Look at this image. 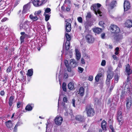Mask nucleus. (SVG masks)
I'll return each mask as SVG.
<instances>
[{"mask_svg": "<svg viewBox=\"0 0 132 132\" xmlns=\"http://www.w3.org/2000/svg\"><path fill=\"white\" fill-rule=\"evenodd\" d=\"M101 6V5L100 4L98 3L93 4L91 8V9L94 11L96 14L97 15L98 14L100 16H101L102 15L101 14L102 13L100 9V7Z\"/></svg>", "mask_w": 132, "mask_h": 132, "instance_id": "obj_1", "label": "nucleus"}, {"mask_svg": "<svg viewBox=\"0 0 132 132\" xmlns=\"http://www.w3.org/2000/svg\"><path fill=\"white\" fill-rule=\"evenodd\" d=\"M86 110L88 116L92 117L95 114V111L94 109L92 108L90 106H87Z\"/></svg>", "mask_w": 132, "mask_h": 132, "instance_id": "obj_2", "label": "nucleus"}, {"mask_svg": "<svg viewBox=\"0 0 132 132\" xmlns=\"http://www.w3.org/2000/svg\"><path fill=\"white\" fill-rule=\"evenodd\" d=\"M47 1V0H34L32 3L35 6L38 7L45 3Z\"/></svg>", "mask_w": 132, "mask_h": 132, "instance_id": "obj_3", "label": "nucleus"}, {"mask_svg": "<svg viewBox=\"0 0 132 132\" xmlns=\"http://www.w3.org/2000/svg\"><path fill=\"white\" fill-rule=\"evenodd\" d=\"M110 27L112 32L113 33H117L120 31L119 28L116 25H111Z\"/></svg>", "mask_w": 132, "mask_h": 132, "instance_id": "obj_4", "label": "nucleus"}, {"mask_svg": "<svg viewBox=\"0 0 132 132\" xmlns=\"http://www.w3.org/2000/svg\"><path fill=\"white\" fill-rule=\"evenodd\" d=\"M86 39L87 42L89 43H92L94 41V38L92 35H88L86 36Z\"/></svg>", "mask_w": 132, "mask_h": 132, "instance_id": "obj_5", "label": "nucleus"}, {"mask_svg": "<svg viewBox=\"0 0 132 132\" xmlns=\"http://www.w3.org/2000/svg\"><path fill=\"white\" fill-rule=\"evenodd\" d=\"M55 123L58 126H60L62 123L63 119L60 116H56L54 120Z\"/></svg>", "mask_w": 132, "mask_h": 132, "instance_id": "obj_6", "label": "nucleus"}, {"mask_svg": "<svg viewBox=\"0 0 132 132\" xmlns=\"http://www.w3.org/2000/svg\"><path fill=\"white\" fill-rule=\"evenodd\" d=\"M30 23L29 21L26 20L23 24H21L20 25V29H23L26 30L28 27V25Z\"/></svg>", "mask_w": 132, "mask_h": 132, "instance_id": "obj_7", "label": "nucleus"}, {"mask_svg": "<svg viewBox=\"0 0 132 132\" xmlns=\"http://www.w3.org/2000/svg\"><path fill=\"white\" fill-rule=\"evenodd\" d=\"M130 6L129 2L127 1H125L124 3V9L125 11L129 10L130 8Z\"/></svg>", "mask_w": 132, "mask_h": 132, "instance_id": "obj_8", "label": "nucleus"}, {"mask_svg": "<svg viewBox=\"0 0 132 132\" xmlns=\"http://www.w3.org/2000/svg\"><path fill=\"white\" fill-rule=\"evenodd\" d=\"M30 3H29L27 4L24 5L23 7L22 13H26L30 8Z\"/></svg>", "mask_w": 132, "mask_h": 132, "instance_id": "obj_9", "label": "nucleus"}, {"mask_svg": "<svg viewBox=\"0 0 132 132\" xmlns=\"http://www.w3.org/2000/svg\"><path fill=\"white\" fill-rule=\"evenodd\" d=\"M65 30L67 32H70L71 30V24L70 22H67L65 23Z\"/></svg>", "mask_w": 132, "mask_h": 132, "instance_id": "obj_10", "label": "nucleus"}, {"mask_svg": "<svg viewBox=\"0 0 132 132\" xmlns=\"http://www.w3.org/2000/svg\"><path fill=\"white\" fill-rule=\"evenodd\" d=\"M70 67L71 68H74L77 67L78 64L76 60L74 59H72L70 60Z\"/></svg>", "mask_w": 132, "mask_h": 132, "instance_id": "obj_11", "label": "nucleus"}, {"mask_svg": "<svg viewBox=\"0 0 132 132\" xmlns=\"http://www.w3.org/2000/svg\"><path fill=\"white\" fill-rule=\"evenodd\" d=\"M124 33H119L118 35H117L114 37V38L116 40L119 41L122 39L124 35H125Z\"/></svg>", "mask_w": 132, "mask_h": 132, "instance_id": "obj_12", "label": "nucleus"}, {"mask_svg": "<svg viewBox=\"0 0 132 132\" xmlns=\"http://www.w3.org/2000/svg\"><path fill=\"white\" fill-rule=\"evenodd\" d=\"M75 52L76 59L78 61L81 58V54L79 50L77 49H75Z\"/></svg>", "mask_w": 132, "mask_h": 132, "instance_id": "obj_13", "label": "nucleus"}, {"mask_svg": "<svg viewBox=\"0 0 132 132\" xmlns=\"http://www.w3.org/2000/svg\"><path fill=\"white\" fill-rule=\"evenodd\" d=\"M125 71L128 75L129 76L131 73L132 70L130 68V65L129 64L126 66Z\"/></svg>", "mask_w": 132, "mask_h": 132, "instance_id": "obj_14", "label": "nucleus"}, {"mask_svg": "<svg viewBox=\"0 0 132 132\" xmlns=\"http://www.w3.org/2000/svg\"><path fill=\"white\" fill-rule=\"evenodd\" d=\"M132 104V101L131 98H127L126 103V107L127 109H129Z\"/></svg>", "mask_w": 132, "mask_h": 132, "instance_id": "obj_15", "label": "nucleus"}, {"mask_svg": "<svg viewBox=\"0 0 132 132\" xmlns=\"http://www.w3.org/2000/svg\"><path fill=\"white\" fill-rule=\"evenodd\" d=\"M6 126L8 128L11 129L12 127L13 126V123L11 120H8L5 122Z\"/></svg>", "mask_w": 132, "mask_h": 132, "instance_id": "obj_16", "label": "nucleus"}, {"mask_svg": "<svg viewBox=\"0 0 132 132\" xmlns=\"http://www.w3.org/2000/svg\"><path fill=\"white\" fill-rule=\"evenodd\" d=\"M125 25L128 27H132V21L130 20H127L125 23Z\"/></svg>", "mask_w": 132, "mask_h": 132, "instance_id": "obj_17", "label": "nucleus"}, {"mask_svg": "<svg viewBox=\"0 0 132 132\" xmlns=\"http://www.w3.org/2000/svg\"><path fill=\"white\" fill-rule=\"evenodd\" d=\"M93 31L95 33L98 34L102 32V29L101 28L96 27L93 29Z\"/></svg>", "mask_w": 132, "mask_h": 132, "instance_id": "obj_18", "label": "nucleus"}, {"mask_svg": "<svg viewBox=\"0 0 132 132\" xmlns=\"http://www.w3.org/2000/svg\"><path fill=\"white\" fill-rule=\"evenodd\" d=\"M29 17L30 18L31 20H32L33 21H36L39 18L37 15H35V16H34L32 14H30Z\"/></svg>", "mask_w": 132, "mask_h": 132, "instance_id": "obj_19", "label": "nucleus"}, {"mask_svg": "<svg viewBox=\"0 0 132 132\" xmlns=\"http://www.w3.org/2000/svg\"><path fill=\"white\" fill-rule=\"evenodd\" d=\"M33 106V104H28L26 107V110L28 111H31L32 109V106Z\"/></svg>", "mask_w": 132, "mask_h": 132, "instance_id": "obj_20", "label": "nucleus"}, {"mask_svg": "<svg viewBox=\"0 0 132 132\" xmlns=\"http://www.w3.org/2000/svg\"><path fill=\"white\" fill-rule=\"evenodd\" d=\"M14 98V96H11L10 97L9 100V104L10 107L12 106V104L13 103V100Z\"/></svg>", "mask_w": 132, "mask_h": 132, "instance_id": "obj_21", "label": "nucleus"}, {"mask_svg": "<svg viewBox=\"0 0 132 132\" xmlns=\"http://www.w3.org/2000/svg\"><path fill=\"white\" fill-rule=\"evenodd\" d=\"M117 120L119 122V123L120 125H121L123 122V118L122 116L117 118Z\"/></svg>", "mask_w": 132, "mask_h": 132, "instance_id": "obj_22", "label": "nucleus"}, {"mask_svg": "<svg viewBox=\"0 0 132 132\" xmlns=\"http://www.w3.org/2000/svg\"><path fill=\"white\" fill-rule=\"evenodd\" d=\"M106 122L104 120L102 121L101 123V127L103 130H105L106 129Z\"/></svg>", "mask_w": 132, "mask_h": 132, "instance_id": "obj_23", "label": "nucleus"}, {"mask_svg": "<svg viewBox=\"0 0 132 132\" xmlns=\"http://www.w3.org/2000/svg\"><path fill=\"white\" fill-rule=\"evenodd\" d=\"M117 3V2L116 1H113L110 3V7L111 9H113L115 6H116Z\"/></svg>", "mask_w": 132, "mask_h": 132, "instance_id": "obj_24", "label": "nucleus"}, {"mask_svg": "<svg viewBox=\"0 0 132 132\" xmlns=\"http://www.w3.org/2000/svg\"><path fill=\"white\" fill-rule=\"evenodd\" d=\"M33 73V69H31L28 70L27 75L29 76L30 77L32 76Z\"/></svg>", "mask_w": 132, "mask_h": 132, "instance_id": "obj_25", "label": "nucleus"}, {"mask_svg": "<svg viewBox=\"0 0 132 132\" xmlns=\"http://www.w3.org/2000/svg\"><path fill=\"white\" fill-rule=\"evenodd\" d=\"M102 75V74L101 73L97 74L95 77V81L97 82H98L100 78L101 77Z\"/></svg>", "mask_w": 132, "mask_h": 132, "instance_id": "obj_26", "label": "nucleus"}, {"mask_svg": "<svg viewBox=\"0 0 132 132\" xmlns=\"http://www.w3.org/2000/svg\"><path fill=\"white\" fill-rule=\"evenodd\" d=\"M76 120L80 121H82L83 120V117L80 115L77 116L76 117Z\"/></svg>", "mask_w": 132, "mask_h": 132, "instance_id": "obj_27", "label": "nucleus"}, {"mask_svg": "<svg viewBox=\"0 0 132 132\" xmlns=\"http://www.w3.org/2000/svg\"><path fill=\"white\" fill-rule=\"evenodd\" d=\"M84 91V89L83 87H81L80 88L79 91V93L80 95L82 96L83 95Z\"/></svg>", "mask_w": 132, "mask_h": 132, "instance_id": "obj_28", "label": "nucleus"}, {"mask_svg": "<svg viewBox=\"0 0 132 132\" xmlns=\"http://www.w3.org/2000/svg\"><path fill=\"white\" fill-rule=\"evenodd\" d=\"M68 88L70 90L72 89L74 87L73 83L71 82H70L68 84Z\"/></svg>", "mask_w": 132, "mask_h": 132, "instance_id": "obj_29", "label": "nucleus"}, {"mask_svg": "<svg viewBox=\"0 0 132 132\" xmlns=\"http://www.w3.org/2000/svg\"><path fill=\"white\" fill-rule=\"evenodd\" d=\"M119 76L118 74L116 75L114 77V83H117L119 79Z\"/></svg>", "mask_w": 132, "mask_h": 132, "instance_id": "obj_30", "label": "nucleus"}, {"mask_svg": "<svg viewBox=\"0 0 132 132\" xmlns=\"http://www.w3.org/2000/svg\"><path fill=\"white\" fill-rule=\"evenodd\" d=\"M70 42L69 41H66L65 42V49L67 50H68L70 46Z\"/></svg>", "mask_w": 132, "mask_h": 132, "instance_id": "obj_31", "label": "nucleus"}, {"mask_svg": "<svg viewBox=\"0 0 132 132\" xmlns=\"http://www.w3.org/2000/svg\"><path fill=\"white\" fill-rule=\"evenodd\" d=\"M65 36L66 38L67 41L70 42V41L71 40V38L70 35L68 33H66Z\"/></svg>", "mask_w": 132, "mask_h": 132, "instance_id": "obj_32", "label": "nucleus"}, {"mask_svg": "<svg viewBox=\"0 0 132 132\" xmlns=\"http://www.w3.org/2000/svg\"><path fill=\"white\" fill-rule=\"evenodd\" d=\"M113 77V76L111 73L108 74L107 76L106 80H110Z\"/></svg>", "mask_w": 132, "mask_h": 132, "instance_id": "obj_33", "label": "nucleus"}, {"mask_svg": "<svg viewBox=\"0 0 132 132\" xmlns=\"http://www.w3.org/2000/svg\"><path fill=\"white\" fill-rule=\"evenodd\" d=\"M66 84L65 82H63L62 84V88L64 92H66L67 91V89L66 88Z\"/></svg>", "mask_w": 132, "mask_h": 132, "instance_id": "obj_34", "label": "nucleus"}, {"mask_svg": "<svg viewBox=\"0 0 132 132\" xmlns=\"http://www.w3.org/2000/svg\"><path fill=\"white\" fill-rule=\"evenodd\" d=\"M44 15L45 16V20L46 21H47L49 19L50 16L48 14H46L45 13H44Z\"/></svg>", "mask_w": 132, "mask_h": 132, "instance_id": "obj_35", "label": "nucleus"}, {"mask_svg": "<svg viewBox=\"0 0 132 132\" xmlns=\"http://www.w3.org/2000/svg\"><path fill=\"white\" fill-rule=\"evenodd\" d=\"M5 2L3 1H1L0 2V8L2 9V7L4 6Z\"/></svg>", "mask_w": 132, "mask_h": 132, "instance_id": "obj_36", "label": "nucleus"}, {"mask_svg": "<svg viewBox=\"0 0 132 132\" xmlns=\"http://www.w3.org/2000/svg\"><path fill=\"white\" fill-rule=\"evenodd\" d=\"M110 2L109 0H106V6L108 8H109L110 6Z\"/></svg>", "mask_w": 132, "mask_h": 132, "instance_id": "obj_37", "label": "nucleus"}, {"mask_svg": "<svg viewBox=\"0 0 132 132\" xmlns=\"http://www.w3.org/2000/svg\"><path fill=\"white\" fill-rule=\"evenodd\" d=\"M77 20L78 22L80 23H83V20L81 17L79 16L77 18Z\"/></svg>", "mask_w": 132, "mask_h": 132, "instance_id": "obj_38", "label": "nucleus"}, {"mask_svg": "<svg viewBox=\"0 0 132 132\" xmlns=\"http://www.w3.org/2000/svg\"><path fill=\"white\" fill-rule=\"evenodd\" d=\"M41 13V11L40 10H39L38 11H36L34 13V15H37V16H39V15Z\"/></svg>", "mask_w": 132, "mask_h": 132, "instance_id": "obj_39", "label": "nucleus"}, {"mask_svg": "<svg viewBox=\"0 0 132 132\" xmlns=\"http://www.w3.org/2000/svg\"><path fill=\"white\" fill-rule=\"evenodd\" d=\"M99 25L100 26L103 27H104V25L105 24L103 21H100L99 23Z\"/></svg>", "mask_w": 132, "mask_h": 132, "instance_id": "obj_40", "label": "nucleus"}, {"mask_svg": "<svg viewBox=\"0 0 132 132\" xmlns=\"http://www.w3.org/2000/svg\"><path fill=\"white\" fill-rule=\"evenodd\" d=\"M122 117V112L121 111H118L117 114V118Z\"/></svg>", "mask_w": 132, "mask_h": 132, "instance_id": "obj_41", "label": "nucleus"}, {"mask_svg": "<svg viewBox=\"0 0 132 132\" xmlns=\"http://www.w3.org/2000/svg\"><path fill=\"white\" fill-rule=\"evenodd\" d=\"M12 69V67L11 66H9L6 70V72L7 73L10 72Z\"/></svg>", "mask_w": 132, "mask_h": 132, "instance_id": "obj_42", "label": "nucleus"}, {"mask_svg": "<svg viewBox=\"0 0 132 132\" xmlns=\"http://www.w3.org/2000/svg\"><path fill=\"white\" fill-rule=\"evenodd\" d=\"M47 27L48 31L51 29V26L49 22L47 23Z\"/></svg>", "mask_w": 132, "mask_h": 132, "instance_id": "obj_43", "label": "nucleus"}, {"mask_svg": "<svg viewBox=\"0 0 132 132\" xmlns=\"http://www.w3.org/2000/svg\"><path fill=\"white\" fill-rule=\"evenodd\" d=\"M51 9L49 8H47L45 10V13H48L51 12Z\"/></svg>", "mask_w": 132, "mask_h": 132, "instance_id": "obj_44", "label": "nucleus"}, {"mask_svg": "<svg viewBox=\"0 0 132 132\" xmlns=\"http://www.w3.org/2000/svg\"><path fill=\"white\" fill-rule=\"evenodd\" d=\"M22 102L20 101H18L17 104V107L18 108H20L22 106Z\"/></svg>", "mask_w": 132, "mask_h": 132, "instance_id": "obj_45", "label": "nucleus"}, {"mask_svg": "<svg viewBox=\"0 0 132 132\" xmlns=\"http://www.w3.org/2000/svg\"><path fill=\"white\" fill-rule=\"evenodd\" d=\"M84 70V69L81 67H80L78 68V72L80 73H82Z\"/></svg>", "mask_w": 132, "mask_h": 132, "instance_id": "obj_46", "label": "nucleus"}, {"mask_svg": "<svg viewBox=\"0 0 132 132\" xmlns=\"http://www.w3.org/2000/svg\"><path fill=\"white\" fill-rule=\"evenodd\" d=\"M106 64V61L105 60H103L101 64V65L102 66H104Z\"/></svg>", "mask_w": 132, "mask_h": 132, "instance_id": "obj_47", "label": "nucleus"}, {"mask_svg": "<svg viewBox=\"0 0 132 132\" xmlns=\"http://www.w3.org/2000/svg\"><path fill=\"white\" fill-rule=\"evenodd\" d=\"M91 17V15L90 12H89L87 13V15L86 16L87 18H90Z\"/></svg>", "mask_w": 132, "mask_h": 132, "instance_id": "obj_48", "label": "nucleus"}, {"mask_svg": "<svg viewBox=\"0 0 132 132\" xmlns=\"http://www.w3.org/2000/svg\"><path fill=\"white\" fill-rule=\"evenodd\" d=\"M114 84H112L111 85L109 90V91H110V92L112 90L114 87Z\"/></svg>", "mask_w": 132, "mask_h": 132, "instance_id": "obj_49", "label": "nucleus"}, {"mask_svg": "<svg viewBox=\"0 0 132 132\" xmlns=\"http://www.w3.org/2000/svg\"><path fill=\"white\" fill-rule=\"evenodd\" d=\"M64 64L66 67H68L69 65L68 61L67 60H65L64 61Z\"/></svg>", "mask_w": 132, "mask_h": 132, "instance_id": "obj_50", "label": "nucleus"}, {"mask_svg": "<svg viewBox=\"0 0 132 132\" xmlns=\"http://www.w3.org/2000/svg\"><path fill=\"white\" fill-rule=\"evenodd\" d=\"M64 78L65 79H66L68 78V76L67 73L66 72H64L63 74Z\"/></svg>", "mask_w": 132, "mask_h": 132, "instance_id": "obj_51", "label": "nucleus"}, {"mask_svg": "<svg viewBox=\"0 0 132 132\" xmlns=\"http://www.w3.org/2000/svg\"><path fill=\"white\" fill-rule=\"evenodd\" d=\"M110 80H106V83L107 86H109L110 84Z\"/></svg>", "mask_w": 132, "mask_h": 132, "instance_id": "obj_52", "label": "nucleus"}, {"mask_svg": "<svg viewBox=\"0 0 132 132\" xmlns=\"http://www.w3.org/2000/svg\"><path fill=\"white\" fill-rule=\"evenodd\" d=\"M9 19L6 17H5L3 18L1 20V21L2 22H4L6 20H8Z\"/></svg>", "mask_w": 132, "mask_h": 132, "instance_id": "obj_53", "label": "nucleus"}, {"mask_svg": "<svg viewBox=\"0 0 132 132\" xmlns=\"http://www.w3.org/2000/svg\"><path fill=\"white\" fill-rule=\"evenodd\" d=\"M22 123L21 121H19L17 123L15 126H16V127H18V126L21 125Z\"/></svg>", "mask_w": 132, "mask_h": 132, "instance_id": "obj_54", "label": "nucleus"}, {"mask_svg": "<svg viewBox=\"0 0 132 132\" xmlns=\"http://www.w3.org/2000/svg\"><path fill=\"white\" fill-rule=\"evenodd\" d=\"M63 101L64 102H67L68 101L67 98V97L65 96L64 97L63 99Z\"/></svg>", "mask_w": 132, "mask_h": 132, "instance_id": "obj_55", "label": "nucleus"}, {"mask_svg": "<svg viewBox=\"0 0 132 132\" xmlns=\"http://www.w3.org/2000/svg\"><path fill=\"white\" fill-rule=\"evenodd\" d=\"M27 36V35H22L20 37V39H24Z\"/></svg>", "mask_w": 132, "mask_h": 132, "instance_id": "obj_56", "label": "nucleus"}, {"mask_svg": "<svg viewBox=\"0 0 132 132\" xmlns=\"http://www.w3.org/2000/svg\"><path fill=\"white\" fill-rule=\"evenodd\" d=\"M75 100L74 99H73L72 100V103L73 104V106L74 107H76V106H75Z\"/></svg>", "mask_w": 132, "mask_h": 132, "instance_id": "obj_57", "label": "nucleus"}, {"mask_svg": "<svg viewBox=\"0 0 132 132\" xmlns=\"http://www.w3.org/2000/svg\"><path fill=\"white\" fill-rule=\"evenodd\" d=\"M93 79V77L92 76H89L88 80L90 81H92Z\"/></svg>", "mask_w": 132, "mask_h": 132, "instance_id": "obj_58", "label": "nucleus"}, {"mask_svg": "<svg viewBox=\"0 0 132 132\" xmlns=\"http://www.w3.org/2000/svg\"><path fill=\"white\" fill-rule=\"evenodd\" d=\"M81 62L82 64H85V61L83 58H81Z\"/></svg>", "mask_w": 132, "mask_h": 132, "instance_id": "obj_59", "label": "nucleus"}, {"mask_svg": "<svg viewBox=\"0 0 132 132\" xmlns=\"http://www.w3.org/2000/svg\"><path fill=\"white\" fill-rule=\"evenodd\" d=\"M68 71L69 72H70L71 71V67H70V65L68 67H66Z\"/></svg>", "mask_w": 132, "mask_h": 132, "instance_id": "obj_60", "label": "nucleus"}, {"mask_svg": "<svg viewBox=\"0 0 132 132\" xmlns=\"http://www.w3.org/2000/svg\"><path fill=\"white\" fill-rule=\"evenodd\" d=\"M118 67H119V68H121L122 67V64L121 63V62L120 61H119L118 62Z\"/></svg>", "mask_w": 132, "mask_h": 132, "instance_id": "obj_61", "label": "nucleus"}, {"mask_svg": "<svg viewBox=\"0 0 132 132\" xmlns=\"http://www.w3.org/2000/svg\"><path fill=\"white\" fill-rule=\"evenodd\" d=\"M7 78L6 77H5V78H4V79H3V80H2V81L3 82H4V85L5 83H6V81L7 80Z\"/></svg>", "mask_w": 132, "mask_h": 132, "instance_id": "obj_62", "label": "nucleus"}, {"mask_svg": "<svg viewBox=\"0 0 132 132\" xmlns=\"http://www.w3.org/2000/svg\"><path fill=\"white\" fill-rule=\"evenodd\" d=\"M17 127H16V126H15L14 127V130H13V132H17Z\"/></svg>", "mask_w": 132, "mask_h": 132, "instance_id": "obj_63", "label": "nucleus"}, {"mask_svg": "<svg viewBox=\"0 0 132 132\" xmlns=\"http://www.w3.org/2000/svg\"><path fill=\"white\" fill-rule=\"evenodd\" d=\"M101 36L102 38L103 39H104L105 36V34L104 33H103L101 34Z\"/></svg>", "mask_w": 132, "mask_h": 132, "instance_id": "obj_64", "label": "nucleus"}]
</instances>
